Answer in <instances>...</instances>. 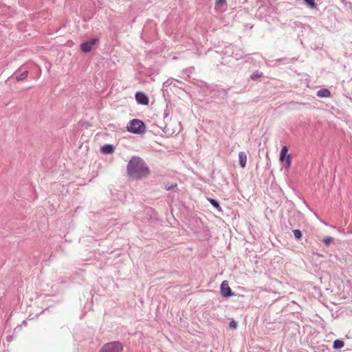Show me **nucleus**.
Segmentation results:
<instances>
[{
    "label": "nucleus",
    "instance_id": "f257e3e1",
    "mask_svg": "<svg viewBox=\"0 0 352 352\" xmlns=\"http://www.w3.org/2000/svg\"><path fill=\"white\" fill-rule=\"evenodd\" d=\"M127 173L133 179H142L148 175L149 170L142 159L132 157L127 164Z\"/></svg>",
    "mask_w": 352,
    "mask_h": 352
},
{
    "label": "nucleus",
    "instance_id": "f03ea898",
    "mask_svg": "<svg viewBox=\"0 0 352 352\" xmlns=\"http://www.w3.org/2000/svg\"><path fill=\"white\" fill-rule=\"evenodd\" d=\"M126 129L131 133L140 134L144 132L145 124L140 120L133 119L128 123Z\"/></svg>",
    "mask_w": 352,
    "mask_h": 352
},
{
    "label": "nucleus",
    "instance_id": "7ed1b4c3",
    "mask_svg": "<svg viewBox=\"0 0 352 352\" xmlns=\"http://www.w3.org/2000/svg\"><path fill=\"white\" fill-rule=\"evenodd\" d=\"M123 345L119 341H112L104 344L99 350V352H122Z\"/></svg>",
    "mask_w": 352,
    "mask_h": 352
},
{
    "label": "nucleus",
    "instance_id": "20e7f679",
    "mask_svg": "<svg viewBox=\"0 0 352 352\" xmlns=\"http://www.w3.org/2000/svg\"><path fill=\"white\" fill-rule=\"evenodd\" d=\"M220 292L223 297L228 298L234 295L227 280H224L221 284Z\"/></svg>",
    "mask_w": 352,
    "mask_h": 352
},
{
    "label": "nucleus",
    "instance_id": "39448f33",
    "mask_svg": "<svg viewBox=\"0 0 352 352\" xmlns=\"http://www.w3.org/2000/svg\"><path fill=\"white\" fill-rule=\"evenodd\" d=\"M97 41V39L96 38H93L90 41H88L87 42H85V43H82L81 45H80V50L82 52H85V53H88L89 52L93 46L94 45V44L96 43V42Z\"/></svg>",
    "mask_w": 352,
    "mask_h": 352
},
{
    "label": "nucleus",
    "instance_id": "423d86ee",
    "mask_svg": "<svg viewBox=\"0 0 352 352\" xmlns=\"http://www.w3.org/2000/svg\"><path fill=\"white\" fill-rule=\"evenodd\" d=\"M135 100L138 102V103H139L140 104H144V105L148 104V98L143 92L138 91L135 94Z\"/></svg>",
    "mask_w": 352,
    "mask_h": 352
},
{
    "label": "nucleus",
    "instance_id": "0eeeda50",
    "mask_svg": "<svg viewBox=\"0 0 352 352\" xmlns=\"http://www.w3.org/2000/svg\"><path fill=\"white\" fill-rule=\"evenodd\" d=\"M247 162V155L244 151H240L239 153V162L241 168H245Z\"/></svg>",
    "mask_w": 352,
    "mask_h": 352
},
{
    "label": "nucleus",
    "instance_id": "6e6552de",
    "mask_svg": "<svg viewBox=\"0 0 352 352\" xmlns=\"http://www.w3.org/2000/svg\"><path fill=\"white\" fill-rule=\"evenodd\" d=\"M279 160L280 162L284 163L285 164V168H289L291 166L292 159L290 155L286 154L284 155L283 157L280 155Z\"/></svg>",
    "mask_w": 352,
    "mask_h": 352
},
{
    "label": "nucleus",
    "instance_id": "1a4fd4ad",
    "mask_svg": "<svg viewBox=\"0 0 352 352\" xmlns=\"http://www.w3.org/2000/svg\"><path fill=\"white\" fill-rule=\"evenodd\" d=\"M114 151V146L112 144H107L101 147V151L104 154H111Z\"/></svg>",
    "mask_w": 352,
    "mask_h": 352
},
{
    "label": "nucleus",
    "instance_id": "9d476101",
    "mask_svg": "<svg viewBox=\"0 0 352 352\" xmlns=\"http://www.w3.org/2000/svg\"><path fill=\"white\" fill-rule=\"evenodd\" d=\"M317 96L321 98H328L331 96V92L329 89L323 88L317 91Z\"/></svg>",
    "mask_w": 352,
    "mask_h": 352
},
{
    "label": "nucleus",
    "instance_id": "9b49d317",
    "mask_svg": "<svg viewBox=\"0 0 352 352\" xmlns=\"http://www.w3.org/2000/svg\"><path fill=\"white\" fill-rule=\"evenodd\" d=\"M208 200L213 207L217 208L219 211H221V208L217 200L212 198H208Z\"/></svg>",
    "mask_w": 352,
    "mask_h": 352
},
{
    "label": "nucleus",
    "instance_id": "f8f14e48",
    "mask_svg": "<svg viewBox=\"0 0 352 352\" xmlns=\"http://www.w3.org/2000/svg\"><path fill=\"white\" fill-rule=\"evenodd\" d=\"M344 342L341 340H336L333 342V347L336 349H341L344 346Z\"/></svg>",
    "mask_w": 352,
    "mask_h": 352
},
{
    "label": "nucleus",
    "instance_id": "ddd939ff",
    "mask_svg": "<svg viewBox=\"0 0 352 352\" xmlns=\"http://www.w3.org/2000/svg\"><path fill=\"white\" fill-rule=\"evenodd\" d=\"M28 74V71L23 72L20 75L16 76V81H21V80H24L25 78H27Z\"/></svg>",
    "mask_w": 352,
    "mask_h": 352
},
{
    "label": "nucleus",
    "instance_id": "4468645a",
    "mask_svg": "<svg viewBox=\"0 0 352 352\" xmlns=\"http://www.w3.org/2000/svg\"><path fill=\"white\" fill-rule=\"evenodd\" d=\"M164 188L167 190H177V184H171V185H168V184H165L164 185Z\"/></svg>",
    "mask_w": 352,
    "mask_h": 352
},
{
    "label": "nucleus",
    "instance_id": "2eb2a0df",
    "mask_svg": "<svg viewBox=\"0 0 352 352\" xmlns=\"http://www.w3.org/2000/svg\"><path fill=\"white\" fill-rule=\"evenodd\" d=\"M294 235L296 239H300L302 237V233L300 230H293Z\"/></svg>",
    "mask_w": 352,
    "mask_h": 352
},
{
    "label": "nucleus",
    "instance_id": "dca6fc26",
    "mask_svg": "<svg viewBox=\"0 0 352 352\" xmlns=\"http://www.w3.org/2000/svg\"><path fill=\"white\" fill-rule=\"evenodd\" d=\"M306 4L309 6L311 8H315L316 7V4L315 3V0H304Z\"/></svg>",
    "mask_w": 352,
    "mask_h": 352
},
{
    "label": "nucleus",
    "instance_id": "f3484780",
    "mask_svg": "<svg viewBox=\"0 0 352 352\" xmlns=\"http://www.w3.org/2000/svg\"><path fill=\"white\" fill-rule=\"evenodd\" d=\"M263 75L262 73H259L258 72H256L254 73H253L251 76V78L254 80H256L257 79H258L260 77H261Z\"/></svg>",
    "mask_w": 352,
    "mask_h": 352
},
{
    "label": "nucleus",
    "instance_id": "a211bd4d",
    "mask_svg": "<svg viewBox=\"0 0 352 352\" xmlns=\"http://www.w3.org/2000/svg\"><path fill=\"white\" fill-rule=\"evenodd\" d=\"M333 239L331 236H327L322 239L323 243L326 245H329L331 242H333Z\"/></svg>",
    "mask_w": 352,
    "mask_h": 352
},
{
    "label": "nucleus",
    "instance_id": "6ab92c4d",
    "mask_svg": "<svg viewBox=\"0 0 352 352\" xmlns=\"http://www.w3.org/2000/svg\"><path fill=\"white\" fill-rule=\"evenodd\" d=\"M287 151H288L287 147L286 146H283L280 150V155H281V156L283 157L284 155L287 154Z\"/></svg>",
    "mask_w": 352,
    "mask_h": 352
},
{
    "label": "nucleus",
    "instance_id": "aec40b11",
    "mask_svg": "<svg viewBox=\"0 0 352 352\" xmlns=\"http://www.w3.org/2000/svg\"><path fill=\"white\" fill-rule=\"evenodd\" d=\"M224 3H226V0H217L216 1V6L217 7H220Z\"/></svg>",
    "mask_w": 352,
    "mask_h": 352
},
{
    "label": "nucleus",
    "instance_id": "412c9836",
    "mask_svg": "<svg viewBox=\"0 0 352 352\" xmlns=\"http://www.w3.org/2000/svg\"><path fill=\"white\" fill-rule=\"evenodd\" d=\"M229 326L232 329H236L237 327V323L235 321L232 320L230 322Z\"/></svg>",
    "mask_w": 352,
    "mask_h": 352
},
{
    "label": "nucleus",
    "instance_id": "4be33fe9",
    "mask_svg": "<svg viewBox=\"0 0 352 352\" xmlns=\"http://www.w3.org/2000/svg\"><path fill=\"white\" fill-rule=\"evenodd\" d=\"M164 118H167L169 116V110L166 109L164 112Z\"/></svg>",
    "mask_w": 352,
    "mask_h": 352
},
{
    "label": "nucleus",
    "instance_id": "5701e85b",
    "mask_svg": "<svg viewBox=\"0 0 352 352\" xmlns=\"http://www.w3.org/2000/svg\"><path fill=\"white\" fill-rule=\"evenodd\" d=\"M7 340H8V342L12 341V336H8V337L7 338Z\"/></svg>",
    "mask_w": 352,
    "mask_h": 352
}]
</instances>
